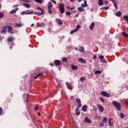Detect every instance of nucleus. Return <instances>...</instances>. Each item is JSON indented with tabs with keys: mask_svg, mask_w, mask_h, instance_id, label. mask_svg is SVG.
<instances>
[{
	"mask_svg": "<svg viewBox=\"0 0 128 128\" xmlns=\"http://www.w3.org/2000/svg\"><path fill=\"white\" fill-rule=\"evenodd\" d=\"M112 104L114 106L115 108H117V110H120V103L116 101H113L112 102Z\"/></svg>",
	"mask_w": 128,
	"mask_h": 128,
	"instance_id": "1",
	"label": "nucleus"
},
{
	"mask_svg": "<svg viewBox=\"0 0 128 128\" xmlns=\"http://www.w3.org/2000/svg\"><path fill=\"white\" fill-rule=\"evenodd\" d=\"M59 10L60 14H64V12L65 9H64V3L60 4Z\"/></svg>",
	"mask_w": 128,
	"mask_h": 128,
	"instance_id": "2",
	"label": "nucleus"
},
{
	"mask_svg": "<svg viewBox=\"0 0 128 128\" xmlns=\"http://www.w3.org/2000/svg\"><path fill=\"white\" fill-rule=\"evenodd\" d=\"M38 10H40L41 12H36L34 13V14H36L38 16H42V14H44V10L40 8V7H38Z\"/></svg>",
	"mask_w": 128,
	"mask_h": 128,
	"instance_id": "3",
	"label": "nucleus"
},
{
	"mask_svg": "<svg viewBox=\"0 0 128 128\" xmlns=\"http://www.w3.org/2000/svg\"><path fill=\"white\" fill-rule=\"evenodd\" d=\"M80 24L77 25L76 28L72 30L70 32V34H74V32H78V30H80Z\"/></svg>",
	"mask_w": 128,
	"mask_h": 128,
	"instance_id": "4",
	"label": "nucleus"
},
{
	"mask_svg": "<svg viewBox=\"0 0 128 128\" xmlns=\"http://www.w3.org/2000/svg\"><path fill=\"white\" fill-rule=\"evenodd\" d=\"M21 14H34V12L30 11V10H27L26 11L21 12Z\"/></svg>",
	"mask_w": 128,
	"mask_h": 128,
	"instance_id": "5",
	"label": "nucleus"
},
{
	"mask_svg": "<svg viewBox=\"0 0 128 128\" xmlns=\"http://www.w3.org/2000/svg\"><path fill=\"white\" fill-rule=\"evenodd\" d=\"M100 94L102 96H106V98H110V94H108V92L106 91H102Z\"/></svg>",
	"mask_w": 128,
	"mask_h": 128,
	"instance_id": "6",
	"label": "nucleus"
},
{
	"mask_svg": "<svg viewBox=\"0 0 128 128\" xmlns=\"http://www.w3.org/2000/svg\"><path fill=\"white\" fill-rule=\"evenodd\" d=\"M100 61L101 62H104V64H106L107 62L106 61V59H104V58L103 56H100Z\"/></svg>",
	"mask_w": 128,
	"mask_h": 128,
	"instance_id": "7",
	"label": "nucleus"
},
{
	"mask_svg": "<svg viewBox=\"0 0 128 128\" xmlns=\"http://www.w3.org/2000/svg\"><path fill=\"white\" fill-rule=\"evenodd\" d=\"M111 1L112 2L116 10H118V2H116V1L115 0H111Z\"/></svg>",
	"mask_w": 128,
	"mask_h": 128,
	"instance_id": "8",
	"label": "nucleus"
},
{
	"mask_svg": "<svg viewBox=\"0 0 128 128\" xmlns=\"http://www.w3.org/2000/svg\"><path fill=\"white\" fill-rule=\"evenodd\" d=\"M98 108L99 110V112H104V107H102V105L98 104Z\"/></svg>",
	"mask_w": 128,
	"mask_h": 128,
	"instance_id": "9",
	"label": "nucleus"
},
{
	"mask_svg": "<svg viewBox=\"0 0 128 128\" xmlns=\"http://www.w3.org/2000/svg\"><path fill=\"white\" fill-rule=\"evenodd\" d=\"M8 32L9 34H14V32L12 31V28L11 26H8Z\"/></svg>",
	"mask_w": 128,
	"mask_h": 128,
	"instance_id": "10",
	"label": "nucleus"
},
{
	"mask_svg": "<svg viewBox=\"0 0 128 128\" xmlns=\"http://www.w3.org/2000/svg\"><path fill=\"white\" fill-rule=\"evenodd\" d=\"M84 122H86L87 124H92V121L88 118H86L84 119Z\"/></svg>",
	"mask_w": 128,
	"mask_h": 128,
	"instance_id": "11",
	"label": "nucleus"
},
{
	"mask_svg": "<svg viewBox=\"0 0 128 128\" xmlns=\"http://www.w3.org/2000/svg\"><path fill=\"white\" fill-rule=\"evenodd\" d=\"M86 2H87L86 0H84V4H81V6L82 8H86L88 6V4Z\"/></svg>",
	"mask_w": 128,
	"mask_h": 128,
	"instance_id": "12",
	"label": "nucleus"
},
{
	"mask_svg": "<svg viewBox=\"0 0 128 128\" xmlns=\"http://www.w3.org/2000/svg\"><path fill=\"white\" fill-rule=\"evenodd\" d=\"M94 28V22H92L90 26V30H92Z\"/></svg>",
	"mask_w": 128,
	"mask_h": 128,
	"instance_id": "13",
	"label": "nucleus"
},
{
	"mask_svg": "<svg viewBox=\"0 0 128 128\" xmlns=\"http://www.w3.org/2000/svg\"><path fill=\"white\" fill-rule=\"evenodd\" d=\"M71 68H72V70H78V66H74V64H72L71 66Z\"/></svg>",
	"mask_w": 128,
	"mask_h": 128,
	"instance_id": "14",
	"label": "nucleus"
},
{
	"mask_svg": "<svg viewBox=\"0 0 128 128\" xmlns=\"http://www.w3.org/2000/svg\"><path fill=\"white\" fill-rule=\"evenodd\" d=\"M54 64L56 66H60V60H56Z\"/></svg>",
	"mask_w": 128,
	"mask_h": 128,
	"instance_id": "15",
	"label": "nucleus"
},
{
	"mask_svg": "<svg viewBox=\"0 0 128 128\" xmlns=\"http://www.w3.org/2000/svg\"><path fill=\"white\" fill-rule=\"evenodd\" d=\"M82 112H86V110H88V107L86 106V105H84L82 106Z\"/></svg>",
	"mask_w": 128,
	"mask_h": 128,
	"instance_id": "16",
	"label": "nucleus"
},
{
	"mask_svg": "<svg viewBox=\"0 0 128 128\" xmlns=\"http://www.w3.org/2000/svg\"><path fill=\"white\" fill-rule=\"evenodd\" d=\"M18 10V8H16L15 9H12L10 12V14H14V12H16V11Z\"/></svg>",
	"mask_w": 128,
	"mask_h": 128,
	"instance_id": "17",
	"label": "nucleus"
},
{
	"mask_svg": "<svg viewBox=\"0 0 128 128\" xmlns=\"http://www.w3.org/2000/svg\"><path fill=\"white\" fill-rule=\"evenodd\" d=\"M24 26V24H22L16 23L15 24V28H20V26Z\"/></svg>",
	"mask_w": 128,
	"mask_h": 128,
	"instance_id": "18",
	"label": "nucleus"
},
{
	"mask_svg": "<svg viewBox=\"0 0 128 128\" xmlns=\"http://www.w3.org/2000/svg\"><path fill=\"white\" fill-rule=\"evenodd\" d=\"M56 20H58V24L62 25V24H64V22L62 20H60V19H56Z\"/></svg>",
	"mask_w": 128,
	"mask_h": 128,
	"instance_id": "19",
	"label": "nucleus"
},
{
	"mask_svg": "<svg viewBox=\"0 0 128 128\" xmlns=\"http://www.w3.org/2000/svg\"><path fill=\"white\" fill-rule=\"evenodd\" d=\"M23 6L26 8H30V4L24 3L23 4Z\"/></svg>",
	"mask_w": 128,
	"mask_h": 128,
	"instance_id": "20",
	"label": "nucleus"
},
{
	"mask_svg": "<svg viewBox=\"0 0 128 128\" xmlns=\"http://www.w3.org/2000/svg\"><path fill=\"white\" fill-rule=\"evenodd\" d=\"M66 86H67L69 90H72V85L70 84L68 82H66Z\"/></svg>",
	"mask_w": 128,
	"mask_h": 128,
	"instance_id": "21",
	"label": "nucleus"
},
{
	"mask_svg": "<svg viewBox=\"0 0 128 128\" xmlns=\"http://www.w3.org/2000/svg\"><path fill=\"white\" fill-rule=\"evenodd\" d=\"M108 124L109 126H112V118H108Z\"/></svg>",
	"mask_w": 128,
	"mask_h": 128,
	"instance_id": "22",
	"label": "nucleus"
},
{
	"mask_svg": "<svg viewBox=\"0 0 128 128\" xmlns=\"http://www.w3.org/2000/svg\"><path fill=\"white\" fill-rule=\"evenodd\" d=\"M8 30V27L6 26H4L1 32L2 34H4V32H6V30Z\"/></svg>",
	"mask_w": 128,
	"mask_h": 128,
	"instance_id": "23",
	"label": "nucleus"
},
{
	"mask_svg": "<svg viewBox=\"0 0 128 128\" xmlns=\"http://www.w3.org/2000/svg\"><path fill=\"white\" fill-rule=\"evenodd\" d=\"M52 2H49L48 4V10H52Z\"/></svg>",
	"mask_w": 128,
	"mask_h": 128,
	"instance_id": "24",
	"label": "nucleus"
},
{
	"mask_svg": "<svg viewBox=\"0 0 128 128\" xmlns=\"http://www.w3.org/2000/svg\"><path fill=\"white\" fill-rule=\"evenodd\" d=\"M98 6H102L104 4V0H98Z\"/></svg>",
	"mask_w": 128,
	"mask_h": 128,
	"instance_id": "25",
	"label": "nucleus"
},
{
	"mask_svg": "<svg viewBox=\"0 0 128 128\" xmlns=\"http://www.w3.org/2000/svg\"><path fill=\"white\" fill-rule=\"evenodd\" d=\"M78 62H82V64H85L86 60L82 58L78 59Z\"/></svg>",
	"mask_w": 128,
	"mask_h": 128,
	"instance_id": "26",
	"label": "nucleus"
},
{
	"mask_svg": "<svg viewBox=\"0 0 128 128\" xmlns=\"http://www.w3.org/2000/svg\"><path fill=\"white\" fill-rule=\"evenodd\" d=\"M14 40V37H10L8 39V42H12Z\"/></svg>",
	"mask_w": 128,
	"mask_h": 128,
	"instance_id": "27",
	"label": "nucleus"
},
{
	"mask_svg": "<svg viewBox=\"0 0 128 128\" xmlns=\"http://www.w3.org/2000/svg\"><path fill=\"white\" fill-rule=\"evenodd\" d=\"M78 10H79L80 12H84V10L83 8H82V7H79L78 8Z\"/></svg>",
	"mask_w": 128,
	"mask_h": 128,
	"instance_id": "28",
	"label": "nucleus"
},
{
	"mask_svg": "<svg viewBox=\"0 0 128 128\" xmlns=\"http://www.w3.org/2000/svg\"><path fill=\"white\" fill-rule=\"evenodd\" d=\"M36 2H38V4H42L44 1L42 0H34Z\"/></svg>",
	"mask_w": 128,
	"mask_h": 128,
	"instance_id": "29",
	"label": "nucleus"
},
{
	"mask_svg": "<svg viewBox=\"0 0 128 128\" xmlns=\"http://www.w3.org/2000/svg\"><path fill=\"white\" fill-rule=\"evenodd\" d=\"M82 108V103H80L79 104H78V108L76 109V111L78 110L79 108Z\"/></svg>",
	"mask_w": 128,
	"mask_h": 128,
	"instance_id": "30",
	"label": "nucleus"
},
{
	"mask_svg": "<svg viewBox=\"0 0 128 128\" xmlns=\"http://www.w3.org/2000/svg\"><path fill=\"white\" fill-rule=\"evenodd\" d=\"M124 20H126V22H128V16L124 15Z\"/></svg>",
	"mask_w": 128,
	"mask_h": 128,
	"instance_id": "31",
	"label": "nucleus"
},
{
	"mask_svg": "<svg viewBox=\"0 0 128 128\" xmlns=\"http://www.w3.org/2000/svg\"><path fill=\"white\" fill-rule=\"evenodd\" d=\"M122 34H123V36H124V38H128V34H126V32H122Z\"/></svg>",
	"mask_w": 128,
	"mask_h": 128,
	"instance_id": "32",
	"label": "nucleus"
},
{
	"mask_svg": "<svg viewBox=\"0 0 128 128\" xmlns=\"http://www.w3.org/2000/svg\"><path fill=\"white\" fill-rule=\"evenodd\" d=\"M116 16H122V12H117L116 14Z\"/></svg>",
	"mask_w": 128,
	"mask_h": 128,
	"instance_id": "33",
	"label": "nucleus"
},
{
	"mask_svg": "<svg viewBox=\"0 0 128 128\" xmlns=\"http://www.w3.org/2000/svg\"><path fill=\"white\" fill-rule=\"evenodd\" d=\"M95 74H102V71L100 70H97L94 72Z\"/></svg>",
	"mask_w": 128,
	"mask_h": 128,
	"instance_id": "34",
	"label": "nucleus"
},
{
	"mask_svg": "<svg viewBox=\"0 0 128 128\" xmlns=\"http://www.w3.org/2000/svg\"><path fill=\"white\" fill-rule=\"evenodd\" d=\"M84 48L81 46L80 50V52H84Z\"/></svg>",
	"mask_w": 128,
	"mask_h": 128,
	"instance_id": "35",
	"label": "nucleus"
},
{
	"mask_svg": "<svg viewBox=\"0 0 128 128\" xmlns=\"http://www.w3.org/2000/svg\"><path fill=\"white\" fill-rule=\"evenodd\" d=\"M76 102L78 104H81V102H82V101H81L80 99H78V98H76Z\"/></svg>",
	"mask_w": 128,
	"mask_h": 128,
	"instance_id": "36",
	"label": "nucleus"
},
{
	"mask_svg": "<svg viewBox=\"0 0 128 128\" xmlns=\"http://www.w3.org/2000/svg\"><path fill=\"white\" fill-rule=\"evenodd\" d=\"M107 122H108V119L104 117L103 119V123L106 124Z\"/></svg>",
	"mask_w": 128,
	"mask_h": 128,
	"instance_id": "37",
	"label": "nucleus"
},
{
	"mask_svg": "<svg viewBox=\"0 0 128 128\" xmlns=\"http://www.w3.org/2000/svg\"><path fill=\"white\" fill-rule=\"evenodd\" d=\"M110 8L109 7H102L100 8V10H108Z\"/></svg>",
	"mask_w": 128,
	"mask_h": 128,
	"instance_id": "38",
	"label": "nucleus"
},
{
	"mask_svg": "<svg viewBox=\"0 0 128 128\" xmlns=\"http://www.w3.org/2000/svg\"><path fill=\"white\" fill-rule=\"evenodd\" d=\"M4 16V14L2 12H0V19L2 18Z\"/></svg>",
	"mask_w": 128,
	"mask_h": 128,
	"instance_id": "39",
	"label": "nucleus"
},
{
	"mask_svg": "<svg viewBox=\"0 0 128 128\" xmlns=\"http://www.w3.org/2000/svg\"><path fill=\"white\" fill-rule=\"evenodd\" d=\"M76 116H80V112H78V110L76 111Z\"/></svg>",
	"mask_w": 128,
	"mask_h": 128,
	"instance_id": "40",
	"label": "nucleus"
},
{
	"mask_svg": "<svg viewBox=\"0 0 128 128\" xmlns=\"http://www.w3.org/2000/svg\"><path fill=\"white\" fill-rule=\"evenodd\" d=\"M120 116L121 118H124L125 116L124 114L120 113Z\"/></svg>",
	"mask_w": 128,
	"mask_h": 128,
	"instance_id": "41",
	"label": "nucleus"
},
{
	"mask_svg": "<svg viewBox=\"0 0 128 128\" xmlns=\"http://www.w3.org/2000/svg\"><path fill=\"white\" fill-rule=\"evenodd\" d=\"M62 61L66 62H68V58H62Z\"/></svg>",
	"mask_w": 128,
	"mask_h": 128,
	"instance_id": "42",
	"label": "nucleus"
},
{
	"mask_svg": "<svg viewBox=\"0 0 128 128\" xmlns=\"http://www.w3.org/2000/svg\"><path fill=\"white\" fill-rule=\"evenodd\" d=\"M42 73L38 74L36 76L34 77V79L36 80V78H38L40 76H42Z\"/></svg>",
	"mask_w": 128,
	"mask_h": 128,
	"instance_id": "43",
	"label": "nucleus"
},
{
	"mask_svg": "<svg viewBox=\"0 0 128 128\" xmlns=\"http://www.w3.org/2000/svg\"><path fill=\"white\" fill-rule=\"evenodd\" d=\"M81 82H84L86 80V78L84 77H81L80 78Z\"/></svg>",
	"mask_w": 128,
	"mask_h": 128,
	"instance_id": "44",
	"label": "nucleus"
},
{
	"mask_svg": "<svg viewBox=\"0 0 128 128\" xmlns=\"http://www.w3.org/2000/svg\"><path fill=\"white\" fill-rule=\"evenodd\" d=\"M48 12L49 14H51L52 12V9H48Z\"/></svg>",
	"mask_w": 128,
	"mask_h": 128,
	"instance_id": "45",
	"label": "nucleus"
},
{
	"mask_svg": "<svg viewBox=\"0 0 128 128\" xmlns=\"http://www.w3.org/2000/svg\"><path fill=\"white\" fill-rule=\"evenodd\" d=\"M66 14L67 16H70V14H72V13H70V12L68 11V12H66Z\"/></svg>",
	"mask_w": 128,
	"mask_h": 128,
	"instance_id": "46",
	"label": "nucleus"
},
{
	"mask_svg": "<svg viewBox=\"0 0 128 128\" xmlns=\"http://www.w3.org/2000/svg\"><path fill=\"white\" fill-rule=\"evenodd\" d=\"M38 26L40 28H42V26H44V24L42 23Z\"/></svg>",
	"mask_w": 128,
	"mask_h": 128,
	"instance_id": "47",
	"label": "nucleus"
},
{
	"mask_svg": "<svg viewBox=\"0 0 128 128\" xmlns=\"http://www.w3.org/2000/svg\"><path fill=\"white\" fill-rule=\"evenodd\" d=\"M76 8L75 6L74 7H70V10H74Z\"/></svg>",
	"mask_w": 128,
	"mask_h": 128,
	"instance_id": "48",
	"label": "nucleus"
},
{
	"mask_svg": "<svg viewBox=\"0 0 128 128\" xmlns=\"http://www.w3.org/2000/svg\"><path fill=\"white\" fill-rule=\"evenodd\" d=\"M1 114H2V109L0 107V116H1Z\"/></svg>",
	"mask_w": 128,
	"mask_h": 128,
	"instance_id": "49",
	"label": "nucleus"
},
{
	"mask_svg": "<svg viewBox=\"0 0 128 128\" xmlns=\"http://www.w3.org/2000/svg\"><path fill=\"white\" fill-rule=\"evenodd\" d=\"M100 100L102 102H104V100L103 98H100Z\"/></svg>",
	"mask_w": 128,
	"mask_h": 128,
	"instance_id": "50",
	"label": "nucleus"
},
{
	"mask_svg": "<svg viewBox=\"0 0 128 128\" xmlns=\"http://www.w3.org/2000/svg\"><path fill=\"white\" fill-rule=\"evenodd\" d=\"M51 2H54V4H56V2L54 0H51Z\"/></svg>",
	"mask_w": 128,
	"mask_h": 128,
	"instance_id": "51",
	"label": "nucleus"
},
{
	"mask_svg": "<svg viewBox=\"0 0 128 128\" xmlns=\"http://www.w3.org/2000/svg\"><path fill=\"white\" fill-rule=\"evenodd\" d=\"M38 110V106H36L35 108V110Z\"/></svg>",
	"mask_w": 128,
	"mask_h": 128,
	"instance_id": "52",
	"label": "nucleus"
},
{
	"mask_svg": "<svg viewBox=\"0 0 128 128\" xmlns=\"http://www.w3.org/2000/svg\"><path fill=\"white\" fill-rule=\"evenodd\" d=\"M104 126V124L102 123H101L100 124V126Z\"/></svg>",
	"mask_w": 128,
	"mask_h": 128,
	"instance_id": "53",
	"label": "nucleus"
},
{
	"mask_svg": "<svg viewBox=\"0 0 128 128\" xmlns=\"http://www.w3.org/2000/svg\"><path fill=\"white\" fill-rule=\"evenodd\" d=\"M104 4H108V1H105V2H104Z\"/></svg>",
	"mask_w": 128,
	"mask_h": 128,
	"instance_id": "54",
	"label": "nucleus"
},
{
	"mask_svg": "<svg viewBox=\"0 0 128 128\" xmlns=\"http://www.w3.org/2000/svg\"><path fill=\"white\" fill-rule=\"evenodd\" d=\"M67 8L68 10H70V6H67Z\"/></svg>",
	"mask_w": 128,
	"mask_h": 128,
	"instance_id": "55",
	"label": "nucleus"
},
{
	"mask_svg": "<svg viewBox=\"0 0 128 128\" xmlns=\"http://www.w3.org/2000/svg\"><path fill=\"white\" fill-rule=\"evenodd\" d=\"M93 58H94V60H96V56L94 55V56Z\"/></svg>",
	"mask_w": 128,
	"mask_h": 128,
	"instance_id": "56",
	"label": "nucleus"
},
{
	"mask_svg": "<svg viewBox=\"0 0 128 128\" xmlns=\"http://www.w3.org/2000/svg\"><path fill=\"white\" fill-rule=\"evenodd\" d=\"M16 6H18V4H16V5L13 6V8H16Z\"/></svg>",
	"mask_w": 128,
	"mask_h": 128,
	"instance_id": "57",
	"label": "nucleus"
},
{
	"mask_svg": "<svg viewBox=\"0 0 128 128\" xmlns=\"http://www.w3.org/2000/svg\"><path fill=\"white\" fill-rule=\"evenodd\" d=\"M71 2H74V0H70Z\"/></svg>",
	"mask_w": 128,
	"mask_h": 128,
	"instance_id": "58",
	"label": "nucleus"
},
{
	"mask_svg": "<svg viewBox=\"0 0 128 128\" xmlns=\"http://www.w3.org/2000/svg\"><path fill=\"white\" fill-rule=\"evenodd\" d=\"M34 26V24H31L30 26H31L32 28V26Z\"/></svg>",
	"mask_w": 128,
	"mask_h": 128,
	"instance_id": "59",
	"label": "nucleus"
},
{
	"mask_svg": "<svg viewBox=\"0 0 128 128\" xmlns=\"http://www.w3.org/2000/svg\"><path fill=\"white\" fill-rule=\"evenodd\" d=\"M50 66H54V64L52 63L50 64Z\"/></svg>",
	"mask_w": 128,
	"mask_h": 128,
	"instance_id": "60",
	"label": "nucleus"
},
{
	"mask_svg": "<svg viewBox=\"0 0 128 128\" xmlns=\"http://www.w3.org/2000/svg\"><path fill=\"white\" fill-rule=\"evenodd\" d=\"M26 2H30V0L25 1Z\"/></svg>",
	"mask_w": 128,
	"mask_h": 128,
	"instance_id": "61",
	"label": "nucleus"
},
{
	"mask_svg": "<svg viewBox=\"0 0 128 128\" xmlns=\"http://www.w3.org/2000/svg\"><path fill=\"white\" fill-rule=\"evenodd\" d=\"M75 16L76 18H78V14H77Z\"/></svg>",
	"mask_w": 128,
	"mask_h": 128,
	"instance_id": "62",
	"label": "nucleus"
},
{
	"mask_svg": "<svg viewBox=\"0 0 128 128\" xmlns=\"http://www.w3.org/2000/svg\"><path fill=\"white\" fill-rule=\"evenodd\" d=\"M90 11H91V12H94V8H91V9H90Z\"/></svg>",
	"mask_w": 128,
	"mask_h": 128,
	"instance_id": "63",
	"label": "nucleus"
},
{
	"mask_svg": "<svg viewBox=\"0 0 128 128\" xmlns=\"http://www.w3.org/2000/svg\"><path fill=\"white\" fill-rule=\"evenodd\" d=\"M126 103L127 106H128V101L126 102Z\"/></svg>",
	"mask_w": 128,
	"mask_h": 128,
	"instance_id": "64",
	"label": "nucleus"
}]
</instances>
